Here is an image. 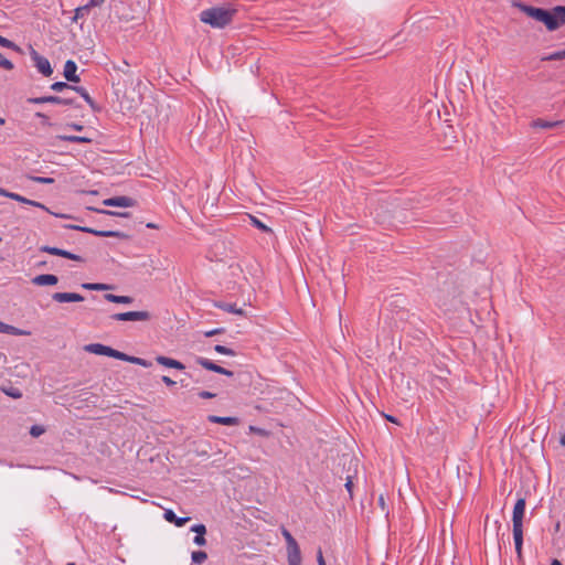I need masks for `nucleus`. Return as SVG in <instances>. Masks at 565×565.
<instances>
[{
  "label": "nucleus",
  "instance_id": "e2e57ef3",
  "mask_svg": "<svg viewBox=\"0 0 565 565\" xmlns=\"http://www.w3.org/2000/svg\"><path fill=\"white\" fill-rule=\"evenodd\" d=\"M56 216H60V217H67V215L65 214H55Z\"/></svg>",
  "mask_w": 565,
  "mask_h": 565
},
{
  "label": "nucleus",
  "instance_id": "3c124183",
  "mask_svg": "<svg viewBox=\"0 0 565 565\" xmlns=\"http://www.w3.org/2000/svg\"><path fill=\"white\" fill-rule=\"evenodd\" d=\"M36 116H38V117H40V118H42V121H43V124H44V125H50V122H49V118H47V116H46V115H44V114H42V113H36Z\"/></svg>",
  "mask_w": 565,
  "mask_h": 565
},
{
  "label": "nucleus",
  "instance_id": "5701e85b",
  "mask_svg": "<svg viewBox=\"0 0 565 565\" xmlns=\"http://www.w3.org/2000/svg\"><path fill=\"white\" fill-rule=\"evenodd\" d=\"M105 299L107 301L114 302V303L129 305L132 302V298L129 296H117V295H113V294H106Z\"/></svg>",
  "mask_w": 565,
  "mask_h": 565
},
{
  "label": "nucleus",
  "instance_id": "39448f33",
  "mask_svg": "<svg viewBox=\"0 0 565 565\" xmlns=\"http://www.w3.org/2000/svg\"><path fill=\"white\" fill-rule=\"evenodd\" d=\"M111 318L117 321H149L151 313L149 311H128L115 313Z\"/></svg>",
  "mask_w": 565,
  "mask_h": 565
},
{
  "label": "nucleus",
  "instance_id": "7ed1b4c3",
  "mask_svg": "<svg viewBox=\"0 0 565 565\" xmlns=\"http://www.w3.org/2000/svg\"><path fill=\"white\" fill-rule=\"evenodd\" d=\"M525 512V499L520 498L513 508L512 523H513V539L515 545V552L518 557H522V545H523V518Z\"/></svg>",
  "mask_w": 565,
  "mask_h": 565
},
{
  "label": "nucleus",
  "instance_id": "393cba45",
  "mask_svg": "<svg viewBox=\"0 0 565 565\" xmlns=\"http://www.w3.org/2000/svg\"><path fill=\"white\" fill-rule=\"evenodd\" d=\"M58 138L64 141L76 143H90L93 141L92 138L84 136H58Z\"/></svg>",
  "mask_w": 565,
  "mask_h": 565
},
{
  "label": "nucleus",
  "instance_id": "6ab92c4d",
  "mask_svg": "<svg viewBox=\"0 0 565 565\" xmlns=\"http://www.w3.org/2000/svg\"><path fill=\"white\" fill-rule=\"evenodd\" d=\"M156 361L160 365H163V366H167V367H172V369H177V370H183L184 369V365L180 361L171 359V358H168V356L158 355L156 358Z\"/></svg>",
  "mask_w": 565,
  "mask_h": 565
},
{
  "label": "nucleus",
  "instance_id": "4be33fe9",
  "mask_svg": "<svg viewBox=\"0 0 565 565\" xmlns=\"http://www.w3.org/2000/svg\"><path fill=\"white\" fill-rule=\"evenodd\" d=\"M119 360L126 361V362H129V363H132V364H137V365L143 366V367H150L151 366V362L150 361L141 359V358H137V356H131V355H128V354H126L124 352H122V358H120Z\"/></svg>",
  "mask_w": 565,
  "mask_h": 565
},
{
  "label": "nucleus",
  "instance_id": "dca6fc26",
  "mask_svg": "<svg viewBox=\"0 0 565 565\" xmlns=\"http://www.w3.org/2000/svg\"><path fill=\"white\" fill-rule=\"evenodd\" d=\"M191 531L196 533V535L193 539L194 544H196L198 546H203L206 544V527L204 524H195L191 527Z\"/></svg>",
  "mask_w": 565,
  "mask_h": 565
},
{
  "label": "nucleus",
  "instance_id": "c85d7f7f",
  "mask_svg": "<svg viewBox=\"0 0 565 565\" xmlns=\"http://www.w3.org/2000/svg\"><path fill=\"white\" fill-rule=\"evenodd\" d=\"M82 287L85 288V289H88V290H108V289H111V286H109V285H106V284H92V282L83 284Z\"/></svg>",
  "mask_w": 565,
  "mask_h": 565
},
{
  "label": "nucleus",
  "instance_id": "7c9ffc66",
  "mask_svg": "<svg viewBox=\"0 0 565 565\" xmlns=\"http://www.w3.org/2000/svg\"><path fill=\"white\" fill-rule=\"evenodd\" d=\"M1 390L6 395H8L12 398H21L22 397L21 391L17 387H10V388L2 387Z\"/></svg>",
  "mask_w": 565,
  "mask_h": 565
},
{
  "label": "nucleus",
  "instance_id": "09e8293b",
  "mask_svg": "<svg viewBox=\"0 0 565 565\" xmlns=\"http://www.w3.org/2000/svg\"><path fill=\"white\" fill-rule=\"evenodd\" d=\"M287 559H288V565H301V557L287 558Z\"/></svg>",
  "mask_w": 565,
  "mask_h": 565
},
{
  "label": "nucleus",
  "instance_id": "052dcab7",
  "mask_svg": "<svg viewBox=\"0 0 565 565\" xmlns=\"http://www.w3.org/2000/svg\"><path fill=\"white\" fill-rule=\"evenodd\" d=\"M551 565H562V563L558 559H554Z\"/></svg>",
  "mask_w": 565,
  "mask_h": 565
},
{
  "label": "nucleus",
  "instance_id": "cd10ccee",
  "mask_svg": "<svg viewBox=\"0 0 565 565\" xmlns=\"http://www.w3.org/2000/svg\"><path fill=\"white\" fill-rule=\"evenodd\" d=\"M73 90L77 92L84 99L85 102L94 108V100L92 99V97L89 96V94L87 93V90L84 88V87H81V86H74L73 87Z\"/></svg>",
  "mask_w": 565,
  "mask_h": 565
},
{
  "label": "nucleus",
  "instance_id": "37998d69",
  "mask_svg": "<svg viewBox=\"0 0 565 565\" xmlns=\"http://www.w3.org/2000/svg\"><path fill=\"white\" fill-rule=\"evenodd\" d=\"M10 199H11V200H14V201H18V202H20V203H23V204H26V202H28V199H26V198H24V196H22V195H20V194H18V193H13V192H12V194L10 195Z\"/></svg>",
  "mask_w": 565,
  "mask_h": 565
},
{
  "label": "nucleus",
  "instance_id": "680f3d73",
  "mask_svg": "<svg viewBox=\"0 0 565 565\" xmlns=\"http://www.w3.org/2000/svg\"><path fill=\"white\" fill-rule=\"evenodd\" d=\"M6 124V119L0 117V126L4 125Z\"/></svg>",
  "mask_w": 565,
  "mask_h": 565
},
{
  "label": "nucleus",
  "instance_id": "20e7f679",
  "mask_svg": "<svg viewBox=\"0 0 565 565\" xmlns=\"http://www.w3.org/2000/svg\"><path fill=\"white\" fill-rule=\"evenodd\" d=\"M84 350L88 353L97 355H106L119 360L122 358V352L117 351L110 347L100 343H90L84 347Z\"/></svg>",
  "mask_w": 565,
  "mask_h": 565
},
{
  "label": "nucleus",
  "instance_id": "6e6d98bb",
  "mask_svg": "<svg viewBox=\"0 0 565 565\" xmlns=\"http://www.w3.org/2000/svg\"><path fill=\"white\" fill-rule=\"evenodd\" d=\"M12 194V192H9L7 191L6 189H2L0 188V195L4 196V198H9L10 199V195Z\"/></svg>",
  "mask_w": 565,
  "mask_h": 565
},
{
  "label": "nucleus",
  "instance_id": "69168bd1",
  "mask_svg": "<svg viewBox=\"0 0 565 565\" xmlns=\"http://www.w3.org/2000/svg\"><path fill=\"white\" fill-rule=\"evenodd\" d=\"M321 565H327V564L324 563V564H321Z\"/></svg>",
  "mask_w": 565,
  "mask_h": 565
},
{
  "label": "nucleus",
  "instance_id": "0e129e2a",
  "mask_svg": "<svg viewBox=\"0 0 565 565\" xmlns=\"http://www.w3.org/2000/svg\"><path fill=\"white\" fill-rule=\"evenodd\" d=\"M67 565H74V564H73V563H71V564H67Z\"/></svg>",
  "mask_w": 565,
  "mask_h": 565
},
{
  "label": "nucleus",
  "instance_id": "ddd939ff",
  "mask_svg": "<svg viewBox=\"0 0 565 565\" xmlns=\"http://www.w3.org/2000/svg\"><path fill=\"white\" fill-rule=\"evenodd\" d=\"M52 299L56 302H79L84 300V297L76 292H55L52 295Z\"/></svg>",
  "mask_w": 565,
  "mask_h": 565
},
{
  "label": "nucleus",
  "instance_id": "1a4fd4ad",
  "mask_svg": "<svg viewBox=\"0 0 565 565\" xmlns=\"http://www.w3.org/2000/svg\"><path fill=\"white\" fill-rule=\"evenodd\" d=\"M40 250L43 252V253H47V254L55 255V256H61V257H64V258H67V259H72V260H75V262H82L83 260V258L79 255L73 254L71 252H67L65 249H61V248H57V247H51L49 245L41 246Z\"/></svg>",
  "mask_w": 565,
  "mask_h": 565
},
{
  "label": "nucleus",
  "instance_id": "2eb2a0df",
  "mask_svg": "<svg viewBox=\"0 0 565 565\" xmlns=\"http://www.w3.org/2000/svg\"><path fill=\"white\" fill-rule=\"evenodd\" d=\"M58 281L57 276L52 274H42L39 276H35L32 279V284L35 286H53L56 285Z\"/></svg>",
  "mask_w": 565,
  "mask_h": 565
},
{
  "label": "nucleus",
  "instance_id": "c03bdc74",
  "mask_svg": "<svg viewBox=\"0 0 565 565\" xmlns=\"http://www.w3.org/2000/svg\"><path fill=\"white\" fill-rule=\"evenodd\" d=\"M0 45L3 46V47H14V43L11 42L10 40L3 38L0 35Z\"/></svg>",
  "mask_w": 565,
  "mask_h": 565
},
{
  "label": "nucleus",
  "instance_id": "a211bd4d",
  "mask_svg": "<svg viewBox=\"0 0 565 565\" xmlns=\"http://www.w3.org/2000/svg\"><path fill=\"white\" fill-rule=\"evenodd\" d=\"M0 332L6 334H12V335H30L31 332L28 330L19 329L14 326L7 324L2 321H0Z\"/></svg>",
  "mask_w": 565,
  "mask_h": 565
},
{
  "label": "nucleus",
  "instance_id": "864d4df0",
  "mask_svg": "<svg viewBox=\"0 0 565 565\" xmlns=\"http://www.w3.org/2000/svg\"><path fill=\"white\" fill-rule=\"evenodd\" d=\"M70 128L74 129V130H77V131H81L84 129V127L82 125H78V124H70L67 125Z\"/></svg>",
  "mask_w": 565,
  "mask_h": 565
},
{
  "label": "nucleus",
  "instance_id": "72a5a7b5",
  "mask_svg": "<svg viewBox=\"0 0 565 565\" xmlns=\"http://www.w3.org/2000/svg\"><path fill=\"white\" fill-rule=\"evenodd\" d=\"M74 86H71L64 82H56L51 85V88L55 92H62L63 89H73Z\"/></svg>",
  "mask_w": 565,
  "mask_h": 565
},
{
  "label": "nucleus",
  "instance_id": "c9c22d12",
  "mask_svg": "<svg viewBox=\"0 0 565 565\" xmlns=\"http://www.w3.org/2000/svg\"><path fill=\"white\" fill-rule=\"evenodd\" d=\"M0 67L8 70V71L13 68V64L8 58H6L1 52H0Z\"/></svg>",
  "mask_w": 565,
  "mask_h": 565
},
{
  "label": "nucleus",
  "instance_id": "6e6552de",
  "mask_svg": "<svg viewBox=\"0 0 565 565\" xmlns=\"http://www.w3.org/2000/svg\"><path fill=\"white\" fill-rule=\"evenodd\" d=\"M31 57L34 61L35 67L40 73H42L44 76L52 75L53 70L46 57L40 55L35 50L31 51Z\"/></svg>",
  "mask_w": 565,
  "mask_h": 565
},
{
  "label": "nucleus",
  "instance_id": "e433bc0d",
  "mask_svg": "<svg viewBox=\"0 0 565 565\" xmlns=\"http://www.w3.org/2000/svg\"><path fill=\"white\" fill-rule=\"evenodd\" d=\"M344 487L348 490L350 498L352 499V497H353V477L352 476L347 477Z\"/></svg>",
  "mask_w": 565,
  "mask_h": 565
},
{
  "label": "nucleus",
  "instance_id": "bf43d9fd",
  "mask_svg": "<svg viewBox=\"0 0 565 565\" xmlns=\"http://www.w3.org/2000/svg\"><path fill=\"white\" fill-rule=\"evenodd\" d=\"M147 227L148 228H158V226L156 224H153V223H148Z\"/></svg>",
  "mask_w": 565,
  "mask_h": 565
},
{
  "label": "nucleus",
  "instance_id": "ea45409f",
  "mask_svg": "<svg viewBox=\"0 0 565 565\" xmlns=\"http://www.w3.org/2000/svg\"><path fill=\"white\" fill-rule=\"evenodd\" d=\"M26 204L35 206V207H40V209H42V210H44V211H46L49 213H52L44 204H42L40 202H36V201L28 199Z\"/></svg>",
  "mask_w": 565,
  "mask_h": 565
},
{
  "label": "nucleus",
  "instance_id": "8fccbe9b",
  "mask_svg": "<svg viewBox=\"0 0 565 565\" xmlns=\"http://www.w3.org/2000/svg\"><path fill=\"white\" fill-rule=\"evenodd\" d=\"M222 332H223V329H214V330L205 332V337H213V335L222 333Z\"/></svg>",
  "mask_w": 565,
  "mask_h": 565
},
{
  "label": "nucleus",
  "instance_id": "2f4dec72",
  "mask_svg": "<svg viewBox=\"0 0 565 565\" xmlns=\"http://www.w3.org/2000/svg\"><path fill=\"white\" fill-rule=\"evenodd\" d=\"M90 210H93L95 212H98V213L114 215V216H121V217H128L129 216V213H127V212H114V211L99 210V209H94V207H90Z\"/></svg>",
  "mask_w": 565,
  "mask_h": 565
},
{
  "label": "nucleus",
  "instance_id": "473e14b6",
  "mask_svg": "<svg viewBox=\"0 0 565 565\" xmlns=\"http://www.w3.org/2000/svg\"><path fill=\"white\" fill-rule=\"evenodd\" d=\"M214 350H215L217 353H220V354L231 355V356L235 355V352H234L232 349H230V348H227V347H224V345H221V344H216V345L214 347Z\"/></svg>",
  "mask_w": 565,
  "mask_h": 565
},
{
  "label": "nucleus",
  "instance_id": "9d476101",
  "mask_svg": "<svg viewBox=\"0 0 565 565\" xmlns=\"http://www.w3.org/2000/svg\"><path fill=\"white\" fill-rule=\"evenodd\" d=\"M29 103L32 104H60V105H71L73 100L71 98L60 97V96H43V97H35L30 98Z\"/></svg>",
  "mask_w": 565,
  "mask_h": 565
},
{
  "label": "nucleus",
  "instance_id": "412c9836",
  "mask_svg": "<svg viewBox=\"0 0 565 565\" xmlns=\"http://www.w3.org/2000/svg\"><path fill=\"white\" fill-rule=\"evenodd\" d=\"M166 521L174 523L177 526H183L190 518H178L172 510H166L163 514Z\"/></svg>",
  "mask_w": 565,
  "mask_h": 565
},
{
  "label": "nucleus",
  "instance_id": "58836bf2",
  "mask_svg": "<svg viewBox=\"0 0 565 565\" xmlns=\"http://www.w3.org/2000/svg\"><path fill=\"white\" fill-rule=\"evenodd\" d=\"M32 180L36 183H42V184H50V183L54 182V180L52 178H45V177H33Z\"/></svg>",
  "mask_w": 565,
  "mask_h": 565
},
{
  "label": "nucleus",
  "instance_id": "4d7b16f0",
  "mask_svg": "<svg viewBox=\"0 0 565 565\" xmlns=\"http://www.w3.org/2000/svg\"><path fill=\"white\" fill-rule=\"evenodd\" d=\"M385 418L394 424H398L397 419L391 415H385Z\"/></svg>",
  "mask_w": 565,
  "mask_h": 565
},
{
  "label": "nucleus",
  "instance_id": "aec40b11",
  "mask_svg": "<svg viewBox=\"0 0 565 565\" xmlns=\"http://www.w3.org/2000/svg\"><path fill=\"white\" fill-rule=\"evenodd\" d=\"M207 420L210 423L221 424V425H226V426H234V425L238 424L237 417H230V416L223 417V416L210 415V416H207Z\"/></svg>",
  "mask_w": 565,
  "mask_h": 565
},
{
  "label": "nucleus",
  "instance_id": "f8f14e48",
  "mask_svg": "<svg viewBox=\"0 0 565 565\" xmlns=\"http://www.w3.org/2000/svg\"><path fill=\"white\" fill-rule=\"evenodd\" d=\"M103 204L106 206L130 207L135 205V201L128 196H115L104 200Z\"/></svg>",
  "mask_w": 565,
  "mask_h": 565
},
{
  "label": "nucleus",
  "instance_id": "f3484780",
  "mask_svg": "<svg viewBox=\"0 0 565 565\" xmlns=\"http://www.w3.org/2000/svg\"><path fill=\"white\" fill-rule=\"evenodd\" d=\"M563 124H564L563 120L550 121V120H544L542 118H537L531 122V127L532 128H541V129H552V128L559 127Z\"/></svg>",
  "mask_w": 565,
  "mask_h": 565
},
{
  "label": "nucleus",
  "instance_id": "9b49d317",
  "mask_svg": "<svg viewBox=\"0 0 565 565\" xmlns=\"http://www.w3.org/2000/svg\"><path fill=\"white\" fill-rule=\"evenodd\" d=\"M196 363L200 364L201 366H203L204 369L209 370V371H213L215 373L223 374V375H226V376H232L233 375L232 371H230L227 369H224V367H222V366L211 362L207 359L198 358L196 359Z\"/></svg>",
  "mask_w": 565,
  "mask_h": 565
},
{
  "label": "nucleus",
  "instance_id": "a18cd8bd",
  "mask_svg": "<svg viewBox=\"0 0 565 565\" xmlns=\"http://www.w3.org/2000/svg\"><path fill=\"white\" fill-rule=\"evenodd\" d=\"M199 396L201 398H214L216 395L212 392H209V391H202L199 393Z\"/></svg>",
  "mask_w": 565,
  "mask_h": 565
},
{
  "label": "nucleus",
  "instance_id": "4c0bfd02",
  "mask_svg": "<svg viewBox=\"0 0 565 565\" xmlns=\"http://www.w3.org/2000/svg\"><path fill=\"white\" fill-rule=\"evenodd\" d=\"M45 429L42 427V426H39V425H34L31 427L30 429V434L31 436L33 437H39L41 436L42 434H44Z\"/></svg>",
  "mask_w": 565,
  "mask_h": 565
},
{
  "label": "nucleus",
  "instance_id": "f704fd0d",
  "mask_svg": "<svg viewBox=\"0 0 565 565\" xmlns=\"http://www.w3.org/2000/svg\"><path fill=\"white\" fill-rule=\"evenodd\" d=\"M89 11V6H83V7H79L75 10V15H74V20H78L79 18H83L85 15V13H87Z\"/></svg>",
  "mask_w": 565,
  "mask_h": 565
},
{
  "label": "nucleus",
  "instance_id": "79ce46f5",
  "mask_svg": "<svg viewBox=\"0 0 565 565\" xmlns=\"http://www.w3.org/2000/svg\"><path fill=\"white\" fill-rule=\"evenodd\" d=\"M249 430L264 437L268 436V431L259 427L249 426Z\"/></svg>",
  "mask_w": 565,
  "mask_h": 565
},
{
  "label": "nucleus",
  "instance_id": "bb28decb",
  "mask_svg": "<svg viewBox=\"0 0 565 565\" xmlns=\"http://www.w3.org/2000/svg\"><path fill=\"white\" fill-rule=\"evenodd\" d=\"M252 224L257 227L258 230H260L262 232H265V233H273V230L270 227H268L266 224H264L262 221H259L256 216H253V215H248Z\"/></svg>",
  "mask_w": 565,
  "mask_h": 565
},
{
  "label": "nucleus",
  "instance_id": "4468645a",
  "mask_svg": "<svg viewBox=\"0 0 565 565\" xmlns=\"http://www.w3.org/2000/svg\"><path fill=\"white\" fill-rule=\"evenodd\" d=\"M77 65L74 61L68 60L64 65V77L72 83H78L79 77L76 75Z\"/></svg>",
  "mask_w": 565,
  "mask_h": 565
},
{
  "label": "nucleus",
  "instance_id": "603ef678",
  "mask_svg": "<svg viewBox=\"0 0 565 565\" xmlns=\"http://www.w3.org/2000/svg\"><path fill=\"white\" fill-rule=\"evenodd\" d=\"M317 561H318V564L321 565V564H324V558H323V555H322V552L321 550L318 551V554H317Z\"/></svg>",
  "mask_w": 565,
  "mask_h": 565
},
{
  "label": "nucleus",
  "instance_id": "13d9d810",
  "mask_svg": "<svg viewBox=\"0 0 565 565\" xmlns=\"http://www.w3.org/2000/svg\"><path fill=\"white\" fill-rule=\"evenodd\" d=\"M559 444L565 447V433L561 436Z\"/></svg>",
  "mask_w": 565,
  "mask_h": 565
},
{
  "label": "nucleus",
  "instance_id": "c756f323",
  "mask_svg": "<svg viewBox=\"0 0 565 565\" xmlns=\"http://www.w3.org/2000/svg\"><path fill=\"white\" fill-rule=\"evenodd\" d=\"M565 60V50L556 51L551 53L550 55L543 56L542 61H558Z\"/></svg>",
  "mask_w": 565,
  "mask_h": 565
},
{
  "label": "nucleus",
  "instance_id": "49530a36",
  "mask_svg": "<svg viewBox=\"0 0 565 565\" xmlns=\"http://www.w3.org/2000/svg\"><path fill=\"white\" fill-rule=\"evenodd\" d=\"M105 0H89L86 6H89V9L92 7H99Z\"/></svg>",
  "mask_w": 565,
  "mask_h": 565
},
{
  "label": "nucleus",
  "instance_id": "f257e3e1",
  "mask_svg": "<svg viewBox=\"0 0 565 565\" xmlns=\"http://www.w3.org/2000/svg\"><path fill=\"white\" fill-rule=\"evenodd\" d=\"M516 7L527 17L543 23L548 31H555L565 25V6H556L550 10L524 3H518Z\"/></svg>",
  "mask_w": 565,
  "mask_h": 565
},
{
  "label": "nucleus",
  "instance_id": "de8ad7c7",
  "mask_svg": "<svg viewBox=\"0 0 565 565\" xmlns=\"http://www.w3.org/2000/svg\"><path fill=\"white\" fill-rule=\"evenodd\" d=\"M162 382L168 386L175 385V381L171 380L169 376H162Z\"/></svg>",
  "mask_w": 565,
  "mask_h": 565
},
{
  "label": "nucleus",
  "instance_id": "0eeeda50",
  "mask_svg": "<svg viewBox=\"0 0 565 565\" xmlns=\"http://www.w3.org/2000/svg\"><path fill=\"white\" fill-rule=\"evenodd\" d=\"M281 534L286 540L287 543V558H297L301 557L300 548L298 546L297 541L294 539V536L290 534V532L286 529L281 530Z\"/></svg>",
  "mask_w": 565,
  "mask_h": 565
},
{
  "label": "nucleus",
  "instance_id": "a19ab883",
  "mask_svg": "<svg viewBox=\"0 0 565 565\" xmlns=\"http://www.w3.org/2000/svg\"><path fill=\"white\" fill-rule=\"evenodd\" d=\"M26 204L35 206V207H40V209H42V210H44V211H46L49 213H52L44 204H42L40 202H36V201L28 199Z\"/></svg>",
  "mask_w": 565,
  "mask_h": 565
},
{
  "label": "nucleus",
  "instance_id": "f03ea898",
  "mask_svg": "<svg viewBox=\"0 0 565 565\" xmlns=\"http://www.w3.org/2000/svg\"><path fill=\"white\" fill-rule=\"evenodd\" d=\"M235 12L234 9L216 7L203 10L200 14V19L212 28L221 29L232 22Z\"/></svg>",
  "mask_w": 565,
  "mask_h": 565
},
{
  "label": "nucleus",
  "instance_id": "423d86ee",
  "mask_svg": "<svg viewBox=\"0 0 565 565\" xmlns=\"http://www.w3.org/2000/svg\"><path fill=\"white\" fill-rule=\"evenodd\" d=\"M66 228L81 231L85 233H90L96 236L100 237H120V238H127L128 236L121 232L118 231H98L86 226H79V225H66Z\"/></svg>",
  "mask_w": 565,
  "mask_h": 565
},
{
  "label": "nucleus",
  "instance_id": "b1692460",
  "mask_svg": "<svg viewBox=\"0 0 565 565\" xmlns=\"http://www.w3.org/2000/svg\"><path fill=\"white\" fill-rule=\"evenodd\" d=\"M215 306L227 311V312L235 313L238 316H245V311L242 308H237L236 305H234V303L220 302V303H216Z\"/></svg>",
  "mask_w": 565,
  "mask_h": 565
},
{
  "label": "nucleus",
  "instance_id": "a878e982",
  "mask_svg": "<svg viewBox=\"0 0 565 565\" xmlns=\"http://www.w3.org/2000/svg\"><path fill=\"white\" fill-rule=\"evenodd\" d=\"M191 559L194 564H203L207 559V554L204 551H194L191 554Z\"/></svg>",
  "mask_w": 565,
  "mask_h": 565
},
{
  "label": "nucleus",
  "instance_id": "5fc2aeb1",
  "mask_svg": "<svg viewBox=\"0 0 565 565\" xmlns=\"http://www.w3.org/2000/svg\"><path fill=\"white\" fill-rule=\"evenodd\" d=\"M379 504H380V507H381V509H382V510H385V505H386V503H385V499H384V495H383V494H381V495L379 497Z\"/></svg>",
  "mask_w": 565,
  "mask_h": 565
}]
</instances>
